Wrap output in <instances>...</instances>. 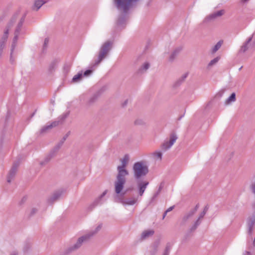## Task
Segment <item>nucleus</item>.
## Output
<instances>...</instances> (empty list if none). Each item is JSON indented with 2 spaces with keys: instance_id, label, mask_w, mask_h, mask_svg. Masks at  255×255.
I'll return each instance as SVG.
<instances>
[{
  "instance_id": "1",
  "label": "nucleus",
  "mask_w": 255,
  "mask_h": 255,
  "mask_svg": "<svg viewBox=\"0 0 255 255\" xmlns=\"http://www.w3.org/2000/svg\"><path fill=\"white\" fill-rule=\"evenodd\" d=\"M133 172L136 181L139 195L141 196L149 184L147 181L142 179L148 172V167L143 162H136L133 164Z\"/></svg>"
},
{
  "instance_id": "2",
  "label": "nucleus",
  "mask_w": 255,
  "mask_h": 255,
  "mask_svg": "<svg viewBox=\"0 0 255 255\" xmlns=\"http://www.w3.org/2000/svg\"><path fill=\"white\" fill-rule=\"evenodd\" d=\"M129 160L128 155L126 154L121 159L122 165L117 167L118 174L114 182L115 193L119 195L123 190L126 183V176L128 175V171L126 169Z\"/></svg>"
},
{
  "instance_id": "3",
  "label": "nucleus",
  "mask_w": 255,
  "mask_h": 255,
  "mask_svg": "<svg viewBox=\"0 0 255 255\" xmlns=\"http://www.w3.org/2000/svg\"><path fill=\"white\" fill-rule=\"evenodd\" d=\"M113 43L108 41L102 46L98 55V59L95 61L94 66L98 65L107 56L112 48Z\"/></svg>"
},
{
  "instance_id": "4",
  "label": "nucleus",
  "mask_w": 255,
  "mask_h": 255,
  "mask_svg": "<svg viewBox=\"0 0 255 255\" xmlns=\"http://www.w3.org/2000/svg\"><path fill=\"white\" fill-rule=\"evenodd\" d=\"M91 237V235H85L84 236H83L81 237H80L76 243L73 246L69 248L66 251L65 255L69 254L70 253L72 252V251H75L77 249H78L82 245L83 243L87 242Z\"/></svg>"
},
{
  "instance_id": "5",
  "label": "nucleus",
  "mask_w": 255,
  "mask_h": 255,
  "mask_svg": "<svg viewBox=\"0 0 255 255\" xmlns=\"http://www.w3.org/2000/svg\"><path fill=\"white\" fill-rule=\"evenodd\" d=\"M123 191V190H122ZM117 196L115 197V201L118 203H121L123 205H134L137 201V198L135 197L128 198L126 199H124L122 198L125 194V192L122 193L121 191V193L118 195L116 193Z\"/></svg>"
},
{
  "instance_id": "6",
  "label": "nucleus",
  "mask_w": 255,
  "mask_h": 255,
  "mask_svg": "<svg viewBox=\"0 0 255 255\" xmlns=\"http://www.w3.org/2000/svg\"><path fill=\"white\" fill-rule=\"evenodd\" d=\"M177 139V135L174 133H171L170 135L169 140L165 141L162 144V148L164 150H168L173 145Z\"/></svg>"
},
{
  "instance_id": "7",
  "label": "nucleus",
  "mask_w": 255,
  "mask_h": 255,
  "mask_svg": "<svg viewBox=\"0 0 255 255\" xmlns=\"http://www.w3.org/2000/svg\"><path fill=\"white\" fill-rule=\"evenodd\" d=\"M16 20V16H13L8 23L6 28L4 31V33L1 38V40L6 42L9 33V29L13 25Z\"/></svg>"
},
{
  "instance_id": "8",
  "label": "nucleus",
  "mask_w": 255,
  "mask_h": 255,
  "mask_svg": "<svg viewBox=\"0 0 255 255\" xmlns=\"http://www.w3.org/2000/svg\"><path fill=\"white\" fill-rule=\"evenodd\" d=\"M18 162H14L11 169L9 171V172L7 176V182L10 183L11 180L14 177L18 166H19Z\"/></svg>"
},
{
  "instance_id": "9",
  "label": "nucleus",
  "mask_w": 255,
  "mask_h": 255,
  "mask_svg": "<svg viewBox=\"0 0 255 255\" xmlns=\"http://www.w3.org/2000/svg\"><path fill=\"white\" fill-rule=\"evenodd\" d=\"M252 40V37H249L244 45L241 47L240 49L241 52H245L247 50L249 49H253L255 48V43L254 42L253 45L250 43Z\"/></svg>"
},
{
  "instance_id": "10",
  "label": "nucleus",
  "mask_w": 255,
  "mask_h": 255,
  "mask_svg": "<svg viewBox=\"0 0 255 255\" xmlns=\"http://www.w3.org/2000/svg\"><path fill=\"white\" fill-rule=\"evenodd\" d=\"M59 125L58 121H54L52 123H48L46 125L42 128L40 132L43 133L53 128L56 127Z\"/></svg>"
},
{
  "instance_id": "11",
  "label": "nucleus",
  "mask_w": 255,
  "mask_h": 255,
  "mask_svg": "<svg viewBox=\"0 0 255 255\" xmlns=\"http://www.w3.org/2000/svg\"><path fill=\"white\" fill-rule=\"evenodd\" d=\"M255 225V214L250 217L248 220V233L250 235L252 234L254 227Z\"/></svg>"
},
{
  "instance_id": "12",
  "label": "nucleus",
  "mask_w": 255,
  "mask_h": 255,
  "mask_svg": "<svg viewBox=\"0 0 255 255\" xmlns=\"http://www.w3.org/2000/svg\"><path fill=\"white\" fill-rule=\"evenodd\" d=\"M255 245H254V242L248 245L247 250L243 253V255H255Z\"/></svg>"
},
{
  "instance_id": "13",
  "label": "nucleus",
  "mask_w": 255,
  "mask_h": 255,
  "mask_svg": "<svg viewBox=\"0 0 255 255\" xmlns=\"http://www.w3.org/2000/svg\"><path fill=\"white\" fill-rule=\"evenodd\" d=\"M63 192L62 191H57L48 198V202L49 203H52L57 201L62 195Z\"/></svg>"
},
{
  "instance_id": "14",
  "label": "nucleus",
  "mask_w": 255,
  "mask_h": 255,
  "mask_svg": "<svg viewBox=\"0 0 255 255\" xmlns=\"http://www.w3.org/2000/svg\"><path fill=\"white\" fill-rule=\"evenodd\" d=\"M59 62V60L58 59H55L51 61L48 68V72L50 73H52V72L55 71L58 66Z\"/></svg>"
},
{
  "instance_id": "15",
  "label": "nucleus",
  "mask_w": 255,
  "mask_h": 255,
  "mask_svg": "<svg viewBox=\"0 0 255 255\" xmlns=\"http://www.w3.org/2000/svg\"><path fill=\"white\" fill-rule=\"evenodd\" d=\"M18 35L17 34H14V36L13 38L12 43L11 44V52H10V60L12 63L13 62V59H12V53L14 51L15 47L16 45V43L18 40Z\"/></svg>"
},
{
  "instance_id": "16",
  "label": "nucleus",
  "mask_w": 255,
  "mask_h": 255,
  "mask_svg": "<svg viewBox=\"0 0 255 255\" xmlns=\"http://www.w3.org/2000/svg\"><path fill=\"white\" fill-rule=\"evenodd\" d=\"M108 190H105L103 193L97 199H96L94 202L92 204H91L89 208L92 210L93 208H94L95 206L98 205V204L101 203V200L102 198L104 197L106 194L107 193Z\"/></svg>"
},
{
  "instance_id": "17",
  "label": "nucleus",
  "mask_w": 255,
  "mask_h": 255,
  "mask_svg": "<svg viewBox=\"0 0 255 255\" xmlns=\"http://www.w3.org/2000/svg\"><path fill=\"white\" fill-rule=\"evenodd\" d=\"M195 214L194 213V211L192 212L191 210L186 213L182 218L181 225H184L186 223V222L190 219L191 217L193 216Z\"/></svg>"
},
{
  "instance_id": "18",
  "label": "nucleus",
  "mask_w": 255,
  "mask_h": 255,
  "mask_svg": "<svg viewBox=\"0 0 255 255\" xmlns=\"http://www.w3.org/2000/svg\"><path fill=\"white\" fill-rule=\"evenodd\" d=\"M181 50L182 47L181 46L176 47L170 55L169 61H173Z\"/></svg>"
},
{
  "instance_id": "19",
  "label": "nucleus",
  "mask_w": 255,
  "mask_h": 255,
  "mask_svg": "<svg viewBox=\"0 0 255 255\" xmlns=\"http://www.w3.org/2000/svg\"><path fill=\"white\" fill-rule=\"evenodd\" d=\"M154 232L152 230H146L143 232L141 234V239H145L151 236L154 234Z\"/></svg>"
},
{
  "instance_id": "20",
  "label": "nucleus",
  "mask_w": 255,
  "mask_h": 255,
  "mask_svg": "<svg viewBox=\"0 0 255 255\" xmlns=\"http://www.w3.org/2000/svg\"><path fill=\"white\" fill-rule=\"evenodd\" d=\"M83 72H79L77 74L75 75L72 78V82L73 83H78L81 81L83 78Z\"/></svg>"
},
{
  "instance_id": "21",
  "label": "nucleus",
  "mask_w": 255,
  "mask_h": 255,
  "mask_svg": "<svg viewBox=\"0 0 255 255\" xmlns=\"http://www.w3.org/2000/svg\"><path fill=\"white\" fill-rule=\"evenodd\" d=\"M99 94L98 93L94 94L89 98L87 101V104L89 106H91L97 100Z\"/></svg>"
},
{
  "instance_id": "22",
  "label": "nucleus",
  "mask_w": 255,
  "mask_h": 255,
  "mask_svg": "<svg viewBox=\"0 0 255 255\" xmlns=\"http://www.w3.org/2000/svg\"><path fill=\"white\" fill-rule=\"evenodd\" d=\"M24 20V17H22L20 21H19L17 25V26L16 27V29L15 30L14 34H17L19 35L20 31L21 30V28L22 26Z\"/></svg>"
},
{
  "instance_id": "23",
  "label": "nucleus",
  "mask_w": 255,
  "mask_h": 255,
  "mask_svg": "<svg viewBox=\"0 0 255 255\" xmlns=\"http://www.w3.org/2000/svg\"><path fill=\"white\" fill-rule=\"evenodd\" d=\"M150 65L148 62L144 63L143 65L139 69L138 72L142 73L146 71L149 67Z\"/></svg>"
},
{
  "instance_id": "24",
  "label": "nucleus",
  "mask_w": 255,
  "mask_h": 255,
  "mask_svg": "<svg viewBox=\"0 0 255 255\" xmlns=\"http://www.w3.org/2000/svg\"><path fill=\"white\" fill-rule=\"evenodd\" d=\"M44 3L43 0H37L35 1L33 9H36V10L39 9L42 5Z\"/></svg>"
},
{
  "instance_id": "25",
  "label": "nucleus",
  "mask_w": 255,
  "mask_h": 255,
  "mask_svg": "<svg viewBox=\"0 0 255 255\" xmlns=\"http://www.w3.org/2000/svg\"><path fill=\"white\" fill-rule=\"evenodd\" d=\"M223 13L224 10H221L211 14L210 15H209L208 18H209L210 19L215 18L218 16H221L223 14Z\"/></svg>"
},
{
  "instance_id": "26",
  "label": "nucleus",
  "mask_w": 255,
  "mask_h": 255,
  "mask_svg": "<svg viewBox=\"0 0 255 255\" xmlns=\"http://www.w3.org/2000/svg\"><path fill=\"white\" fill-rule=\"evenodd\" d=\"M223 43V40H220L217 42V43L214 46V47L212 49V52L215 53L217 51H218L220 47H221L222 44Z\"/></svg>"
},
{
  "instance_id": "27",
  "label": "nucleus",
  "mask_w": 255,
  "mask_h": 255,
  "mask_svg": "<svg viewBox=\"0 0 255 255\" xmlns=\"http://www.w3.org/2000/svg\"><path fill=\"white\" fill-rule=\"evenodd\" d=\"M201 224V221H199V220H196L194 224L193 225V226H192V227L190 228V232H194L197 228V227L200 225Z\"/></svg>"
},
{
  "instance_id": "28",
  "label": "nucleus",
  "mask_w": 255,
  "mask_h": 255,
  "mask_svg": "<svg viewBox=\"0 0 255 255\" xmlns=\"http://www.w3.org/2000/svg\"><path fill=\"white\" fill-rule=\"evenodd\" d=\"M236 101V94L233 93L231 96L227 99L226 103L229 104L230 102H235Z\"/></svg>"
},
{
  "instance_id": "29",
  "label": "nucleus",
  "mask_w": 255,
  "mask_h": 255,
  "mask_svg": "<svg viewBox=\"0 0 255 255\" xmlns=\"http://www.w3.org/2000/svg\"><path fill=\"white\" fill-rule=\"evenodd\" d=\"M187 76V74L183 75L176 82V86L180 85L185 80Z\"/></svg>"
},
{
  "instance_id": "30",
  "label": "nucleus",
  "mask_w": 255,
  "mask_h": 255,
  "mask_svg": "<svg viewBox=\"0 0 255 255\" xmlns=\"http://www.w3.org/2000/svg\"><path fill=\"white\" fill-rule=\"evenodd\" d=\"M101 228H102V224H100L96 227V228L95 229V230L94 231H92V232L87 234V235H91V237H92L95 234L97 233L101 230Z\"/></svg>"
},
{
  "instance_id": "31",
  "label": "nucleus",
  "mask_w": 255,
  "mask_h": 255,
  "mask_svg": "<svg viewBox=\"0 0 255 255\" xmlns=\"http://www.w3.org/2000/svg\"><path fill=\"white\" fill-rule=\"evenodd\" d=\"M125 20L126 19L125 15H121L119 17L117 21V23L119 25H122L125 23Z\"/></svg>"
},
{
  "instance_id": "32",
  "label": "nucleus",
  "mask_w": 255,
  "mask_h": 255,
  "mask_svg": "<svg viewBox=\"0 0 255 255\" xmlns=\"http://www.w3.org/2000/svg\"><path fill=\"white\" fill-rule=\"evenodd\" d=\"M172 247V245L170 243H168L166 245L165 251L163 255H169V252Z\"/></svg>"
},
{
  "instance_id": "33",
  "label": "nucleus",
  "mask_w": 255,
  "mask_h": 255,
  "mask_svg": "<svg viewBox=\"0 0 255 255\" xmlns=\"http://www.w3.org/2000/svg\"><path fill=\"white\" fill-rule=\"evenodd\" d=\"M51 156H50V155L47 156V157H46L44 158V159L43 160L40 161V164L41 166L45 165L50 161V160L51 159Z\"/></svg>"
},
{
  "instance_id": "34",
  "label": "nucleus",
  "mask_w": 255,
  "mask_h": 255,
  "mask_svg": "<svg viewBox=\"0 0 255 255\" xmlns=\"http://www.w3.org/2000/svg\"><path fill=\"white\" fill-rule=\"evenodd\" d=\"M51 156H50V155L47 156V157H46L44 158V159L43 160L40 161V164L41 166L45 165L50 161V160L51 159Z\"/></svg>"
},
{
  "instance_id": "35",
  "label": "nucleus",
  "mask_w": 255,
  "mask_h": 255,
  "mask_svg": "<svg viewBox=\"0 0 255 255\" xmlns=\"http://www.w3.org/2000/svg\"><path fill=\"white\" fill-rule=\"evenodd\" d=\"M153 155L155 158L161 160L162 154L160 151H155L153 153Z\"/></svg>"
},
{
  "instance_id": "36",
  "label": "nucleus",
  "mask_w": 255,
  "mask_h": 255,
  "mask_svg": "<svg viewBox=\"0 0 255 255\" xmlns=\"http://www.w3.org/2000/svg\"><path fill=\"white\" fill-rule=\"evenodd\" d=\"M93 71H94V70H92V69L87 70L83 73V77L89 76L90 75H91L92 74Z\"/></svg>"
},
{
  "instance_id": "37",
  "label": "nucleus",
  "mask_w": 255,
  "mask_h": 255,
  "mask_svg": "<svg viewBox=\"0 0 255 255\" xmlns=\"http://www.w3.org/2000/svg\"><path fill=\"white\" fill-rule=\"evenodd\" d=\"M219 58L218 57H216L212 60L209 63V66H211L216 64L219 61Z\"/></svg>"
},
{
  "instance_id": "38",
  "label": "nucleus",
  "mask_w": 255,
  "mask_h": 255,
  "mask_svg": "<svg viewBox=\"0 0 255 255\" xmlns=\"http://www.w3.org/2000/svg\"><path fill=\"white\" fill-rule=\"evenodd\" d=\"M6 42L5 41H2V40H0V51L1 50V49H3L4 47H5V43Z\"/></svg>"
},
{
  "instance_id": "39",
  "label": "nucleus",
  "mask_w": 255,
  "mask_h": 255,
  "mask_svg": "<svg viewBox=\"0 0 255 255\" xmlns=\"http://www.w3.org/2000/svg\"><path fill=\"white\" fill-rule=\"evenodd\" d=\"M206 214V213H205V212L202 211V212L200 213V215H199V217H198V219H197V220H199V221H200V220H201L202 218H203V217H204V216L205 215V214Z\"/></svg>"
},
{
  "instance_id": "40",
  "label": "nucleus",
  "mask_w": 255,
  "mask_h": 255,
  "mask_svg": "<svg viewBox=\"0 0 255 255\" xmlns=\"http://www.w3.org/2000/svg\"><path fill=\"white\" fill-rule=\"evenodd\" d=\"M163 187V184L162 183H161L159 187L158 191L155 194L154 196H156L158 195V194L160 193V191L162 190Z\"/></svg>"
},
{
  "instance_id": "41",
  "label": "nucleus",
  "mask_w": 255,
  "mask_h": 255,
  "mask_svg": "<svg viewBox=\"0 0 255 255\" xmlns=\"http://www.w3.org/2000/svg\"><path fill=\"white\" fill-rule=\"evenodd\" d=\"M250 188L252 192L255 194V183H252L250 185Z\"/></svg>"
},
{
  "instance_id": "42",
  "label": "nucleus",
  "mask_w": 255,
  "mask_h": 255,
  "mask_svg": "<svg viewBox=\"0 0 255 255\" xmlns=\"http://www.w3.org/2000/svg\"><path fill=\"white\" fill-rule=\"evenodd\" d=\"M199 208V205L198 204H197L196 205V206L195 207V208H194L193 209H191V210L193 212L194 211V213L195 214V213L196 212V211H197L198 209Z\"/></svg>"
},
{
  "instance_id": "43",
  "label": "nucleus",
  "mask_w": 255,
  "mask_h": 255,
  "mask_svg": "<svg viewBox=\"0 0 255 255\" xmlns=\"http://www.w3.org/2000/svg\"><path fill=\"white\" fill-rule=\"evenodd\" d=\"M49 39L48 38H46L44 39V47H46L47 44L48 43Z\"/></svg>"
},
{
  "instance_id": "44",
  "label": "nucleus",
  "mask_w": 255,
  "mask_h": 255,
  "mask_svg": "<svg viewBox=\"0 0 255 255\" xmlns=\"http://www.w3.org/2000/svg\"><path fill=\"white\" fill-rule=\"evenodd\" d=\"M209 209V206L208 205H206L205 207H204V209L203 210V212H205V213H207V211Z\"/></svg>"
},
{
  "instance_id": "45",
  "label": "nucleus",
  "mask_w": 255,
  "mask_h": 255,
  "mask_svg": "<svg viewBox=\"0 0 255 255\" xmlns=\"http://www.w3.org/2000/svg\"><path fill=\"white\" fill-rule=\"evenodd\" d=\"M174 206H171V207H169V208H168V209L166 211V212L167 213V212H170V211H172V210L174 209Z\"/></svg>"
},
{
  "instance_id": "46",
  "label": "nucleus",
  "mask_w": 255,
  "mask_h": 255,
  "mask_svg": "<svg viewBox=\"0 0 255 255\" xmlns=\"http://www.w3.org/2000/svg\"><path fill=\"white\" fill-rule=\"evenodd\" d=\"M66 138V136L63 137V140L60 143L58 148H59V147L63 144V142L65 140Z\"/></svg>"
},
{
  "instance_id": "47",
  "label": "nucleus",
  "mask_w": 255,
  "mask_h": 255,
  "mask_svg": "<svg viewBox=\"0 0 255 255\" xmlns=\"http://www.w3.org/2000/svg\"><path fill=\"white\" fill-rule=\"evenodd\" d=\"M69 114L68 113H66L64 115H63L62 116H63V118L62 119L64 120L65 119H66L67 116H68Z\"/></svg>"
},
{
  "instance_id": "48",
  "label": "nucleus",
  "mask_w": 255,
  "mask_h": 255,
  "mask_svg": "<svg viewBox=\"0 0 255 255\" xmlns=\"http://www.w3.org/2000/svg\"><path fill=\"white\" fill-rule=\"evenodd\" d=\"M36 211L37 210L35 209H32L31 210V214H34L36 212Z\"/></svg>"
},
{
  "instance_id": "49",
  "label": "nucleus",
  "mask_w": 255,
  "mask_h": 255,
  "mask_svg": "<svg viewBox=\"0 0 255 255\" xmlns=\"http://www.w3.org/2000/svg\"><path fill=\"white\" fill-rule=\"evenodd\" d=\"M10 255H17V253H16L15 252H14L13 253H12Z\"/></svg>"
},
{
  "instance_id": "50",
  "label": "nucleus",
  "mask_w": 255,
  "mask_h": 255,
  "mask_svg": "<svg viewBox=\"0 0 255 255\" xmlns=\"http://www.w3.org/2000/svg\"><path fill=\"white\" fill-rule=\"evenodd\" d=\"M166 214H167V212L165 211L164 212V213L163 214V219H164L165 218V217L166 216Z\"/></svg>"
},
{
  "instance_id": "51",
  "label": "nucleus",
  "mask_w": 255,
  "mask_h": 255,
  "mask_svg": "<svg viewBox=\"0 0 255 255\" xmlns=\"http://www.w3.org/2000/svg\"><path fill=\"white\" fill-rule=\"evenodd\" d=\"M2 50H3V49H1V50L0 51V55H1V54H2Z\"/></svg>"
},
{
  "instance_id": "52",
  "label": "nucleus",
  "mask_w": 255,
  "mask_h": 255,
  "mask_svg": "<svg viewBox=\"0 0 255 255\" xmlns=\"http://www.w3.org/2000/svg\"><path fill=\"white\" fill-rule=\"evenodd\" d=\"M35 112H34L32 115H31V118H32L33 116H34V114H35Z\"/></svg>"
},
{
  "instance_id": "53",
  "label": "nucleus",
  "mask_w": 255,
  "mask_h": 255,
  "mask_svg": "<svg viewBox=\"0 0 255 255\" xmlns=\"http://www.w3.org/2000/svg\"><path fill=\"white\" fill-rule=\"evenodd\" d=\"M248 0H242V1H243V2H245L247 1Z\"/></svg>"
},
{
  "instance_id": "54",
  "label": "nucleus",
  "mask_w": 255,
  "mask_h": 255,
  "mask_svg": "<svg viewBox=\"0 0 255 255\" xmlns=\"http://www.w3.org/2000/svg\"><path fill=\"white\" fill-rule=\"evenodd\" d=\"M127 101H125V103H124V106H125V105H126L127 104Z\"/></svg>"
}]
</instances>
